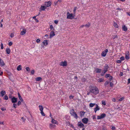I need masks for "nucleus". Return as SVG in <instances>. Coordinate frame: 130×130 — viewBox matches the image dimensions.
<instances>
[{
	"label": "nucleus",
	"instance_id": "f257e3e1",
	"mask_svg": "<svg viewBox=\"0 0 130 130\" xmlns=\"http://www.w3.org/2000/svg\"><path fill=\"white\" fill-rule=\"evenodd\" d=\"M89 91L91 93L94 94H96L99 93V90L96 86H90L89 87Z\"/></svg>",
	"mask_w": 130,
	"mask_h": 130
},
{
	"label": "nucleus",
	"instance_id": "f03ea898",
	"mask_svg": "<svg viewBox=\"0 0 130 130\" xmlns=\"http://www.w3.org/2000/svg\"><path fill=\"white\" fill-rule=\"evenodd\" d=\"M109 67L107 64H106L104 67L103 70L101 75V76H103L108 70V69Z\"/></svg>",
	"mask_w": 130,
	"mask_h": 130
},
{
	"label": "nucleus",
	"instance_id": "7ed1b4c3",
	"mask_svg": "<svg viewBox=\"0 0 130 130\" xmlns=\"http://www.w3.org/2000/svg\"><path fill=\"white\" fill-rule=\"evenodd\" d=\"M70 113L75 118L77 119L78 118L77 114L76 113L73 109H72L71 110Z\"/></svg>",
	"mask_w": 130,
	"mask_h": 130
},
{
	"label": "nucleus",
	"instance_id": "20e7f679",
	"mask_svg": "<svg viewBox=\"0 0 130 130\" xmlns=\"http://www.w3.org/2000/svg\"><path fill=\"white\" fill-rule=\"evenodd\" d=\"M67 18L70 19H72L74 18L73 16V14L72 13H70L69 12H68L67 14Z\"/></svg>",
	"mask_w": 130,
	"mask_h": 130
},
{
	"label": "nucleus",
	"instance_id": "39448f33",
	"mask_svg": "<svg viewBox=\"0 0 130 130\" xmlns=\"http://www.w3.org/2000/svg\"><path fill=\"white\" fill-rule=\"evenodd\" d=\"M60 66L63 67L66 66L67 65V62L66 61H62L60 63Z\"/></svg>",
	"mask_w": 130,
	"mask_h": 130
},
{
	"label": "nucleus",
	"instance_id": "423d86ee",
	"mask_svg": "<svg viewBox=\"0 0 130 130\" xmlns=\"http://www.w3.org/2000/svg\"><path fill=\"white\" fill-rule=\"evenodd\" d=\"M106 116L105 114L103 113L100 116H97V119H99L102 118H103L105 117Z\"/></svg>",
	"mask_w": 130,
	"mask_h": 130
},
{
	"label": "nucleus",
	"instance_id": "0eeeda50",
	"mask_svg": "<svg viewBox=\"0 0 130 130\" xmlns=\"http://www.w3.org/2000/svg\"><path fill=\"white\" fill-rule=\"evenodd\" d=\"M108 52V50L107 49H106L102 52L101 53V56L104 57L105 56Z\"/></svg>",
	"mask_w": 130,
	"mask_h": 130
},
{
	"label": "nucleus",
	"instance_id": "6e6552de",
	"mask_svg": "<svg viewBox=\"0 0 130 130\" xmlns=\"http://www.w3.org/2000/svg\"><path fill=\"white\" fill-rule=\"evenodd\" d=\"M44 5L47 8V7H48L50 6L51 5V3L50 1H49L45 2L44 3Z\"/></svg>",
	"mask_w": 130,
	"mask_h": 130
},
{
	"label": "nucleus",
	"instance_id": "1a4fd4ad",
	"mask_svg": "<svg viewBox=\"0 0 130 130\" xmlns=\"http://www.w3.org/2000/svg\"><path fill=\"white\" fill-rule=\"evenodd\" d=\"M55 35V34L54 32L53 31H52L50 32L49 37L50 38H51Z\"/></svg>",
	"mask_w": 130,
	"mask_h": 130
},
{
	"label": "nucleus",
	"instance_id": "9d476101",
	"mask_svg": "<svg viewBox=\"0 0 130 130\" xmlns=\"http://www.w3.org/2000/svg\"><path fill=\"white\" fill-rule=\"evenodd\" d=\"M26 30L25 29H23L21 31L20 33V35H24L26 32Z\"/></svg>",
	"mask_w": 130,
	"mask_h": 130
},
{
	"label": "nucleus",
	"instance_id": "9b49d317",
	"mask_svg": "<svg viewBox=\"0 0 130 130\" xmlns=\"http://www.w3.org/2000/svg\"><path fill=\"white\" fill-rule=\"evenodd\" d=\"M96 107L94 108V111L95 113H96V111L98 110H99L100 109V108L98 105L96 104Z\"/></svg>",
	"mask_w": 130,
	"mask_h": 130
},
{
	"label": "nucleus",
	"instance_id": "f8f14e48",
	"mask_svg": "<svg viewBox=\"0 0 130 130\" xmlns=\"http://www.w3.org/2000/svg\"><path fill=\"white\" fill-rule=\"evenodd\" d=\"M11 101L12 103H15L17 101V98L14 97H13L11 98Z\"/></svg>",
	"mask_w": 130,
	"mask_h": 130
},
{
	"label": "nucleus",
	"instance_id": "ddd939ff",
	"mask_svg": "<svg viewBox=\"0 0 130 130\" xmlns=\"http://www.w3.org/2000/svg\"><path fill=\"white\" fill-rule=\"evenodd\" d=\"M82 122L84 123L87 124L88 121V119L87 118H84L82 119Z\"/></svg>",
	"mask_w": 130,
	"mask_h": 130
},
{
	"label": "nucleus",
	"instance_id": "4468645a",
	"mask_svg": "<svg viewBox=\"0 0 130 130\" xmlns=\"http://www.w3.org/2000/svg\"><path fill=\"white\" fill-rule=\"evenodd\" d=\"M122 29L123 31H126L127 29V28L126 26L125 25H123L122 27Z\"/></svg>",
	"mask_w": 130,
	"mask_h": 130
},
{
	"label": "nucleus",
	"instance_id": "2eb2a0df",
	"mask_svg": "<svg viewBox=\"0 0 130 130\" xmlns=\"http://www.w3.org/2000/svg\"><path fill=\"white\" fill-rule=\"evenodd\" d=\"M43 43L44 45L46 46L48 44V42L47 40H44L43 42Z\"/></svg>",
	"mask_w": 130,
	"mask_h": 130
},
{
	"label": "nucleus",
	"instance_id": "dca6fc26",
	"mask_svg": "<svg viewBox=\"0 0 130 130\" xmlns=\"http://www.w3.org/2000/svg\"><path fill=\"white\" fill-rule=\"evenodd\" d=\"M5 64V63H4L3 61L0 58V66H3Z\"/></svg>",
	"mask_w": 130,
	"mask_h": 130
},
{
	"label": "nucleus",
	"instance_id": "f3484780",
	"mask_svg": "<svg viewBox=\"0 0 130 130\" xmlns=\"http://www.w3.org/2000/svg\"><path fill=\"white\" fill-rule=\"evenodd\" d=\"M51 122L53 124H58V122L54 119H52Z\"/></svg>",
	"mask_w": 130,
	"mask_h": 130
},
{
	"label": "nucleus",
	"instance_id": "a211bd4d",
	"mask_svg": "<svg viewBox=\"0 0 130 130\" xmlns=\"http://www.w3.org/2000/svg\"><path fill=\"white\" fill-rule=\"evenodd\" d=\"M95 71L96 73H100L101 71L102 70L97 68L96 69Z\"/></svg>",
	"mask_w": 130,
	"mask_h": 130
},
{
	"label": "nucleus",
	"instance_id": "6ab92c4d",
	"mask_svg": "<svg viewBox=\"0 0 130 130\" xmlns=\"http://www.w3.org/2000/svg\"><path fill=\"white\" fill-rule=\"evenodd\" d=\"M78 125L80 127H83L84 126L83 124L82 123H78Z\"/></svg>",
	"mask_w": 130,
	"mask_h": 130
},
{
	"label": "nucleus",
	"instance_id": "aec40b11",
	"mask_svg": "<svg viewBox=\"0 0 130 130\" xmlns=\"http://www.w3.org/2000/svg\"><path fill=\"white\" fill-rule=\"evenodd\" d=\"M6 51L8 54H9L10 52V49L9 48H7L6 49Z\"/></svg>",
	"mask_w": 130,
	"mask_h": 130
},
{
	"label": "nucleus",
	"instance_id": "412c9836",
	"mask_svg": "<svg viewBox=\"0 0 130 130\" xmlns=\"http://www.w3.org/2000/svg\"><path fill=\"white\" fill-rule=\"evenodd\" d=\"M18 94L20 100H21V102H22L23 101V99H22V97L20 95V93H18Z\"/></svg>",
	"mask_w": 130,
	"mask_h": 130
},
{
	"label": "nucleus",
	"instance_id": "4be33fe9",
	"mask_svg": "<svg viewBox=\"0 0 130 130\" xmlns=\"http://www.w3.org/2000/svg\"><path fill=\"white\" fill-rule=\"evenodd\" d=\"M46 8L45 6H41L40 8L42 10H44Z\"/></svg>",
	"mask_w": 130,
	"mask_h": 130
},
{
	"label": "nucleus",
	"instance_id": "5701e85b",
	"mask_svg": "<svg viewBox=\"0 0 130 130\" xmlns=\"http://www.w3.org/2000/svg\"><path fill=\"white\" fill-rule=\"evenodd\" d=\"M39 110H40V111H43V108L42 106L40 105L39 106Z\"/></svg>",
	"mask_w": 130,
	"mask_h": 130
},
{
	"label": "nucleus",
	"instance_id": "b1692460",
	"mask_svg": "<svg viewBox=\"0 0 130 130\" xmlns=\"http://www.w3.org/2000/svg\"><path fill=\"white\" fill-rule=\"evenodd\" d=\"M1 93L2 95V96H3L5 94L6 92L5 91L3 90L1 92Z\"/></svg>",
	"mask_w": 130,
	"mask_h": 130
},
{
	"label": "nucleus",
	"instance_id": "393cba45",
	"mask_svg": "<svg viewBox=\"0 0 130 130\" xmlns=\"http://www.w3.org/2000/svg\"><path fill=\"white\" fill-rule=\"evenodd\" d=\"M17 69L19 71L21 70H22L21 66V65H19L17 67Z\"/></svg>",
	"mask_w": 130,
	"mask_h": 130
},
{
	"label": "nucleus",
	"instance_id": "a878e982",
	"mask_svg": "<svg viewBox=\"0 0 130 130\" xmlns=\"http://www.w3.org/2000/svg\"><path fill=\"white\" fill-rule=\"evenodd\" d=\"M55 126V125H53L52 124H50V129H52V128H54Z\"/></svg>",
	"mask_w": 130,
	"mask_h": 130
},
{
	"label": "nucleus",
	"instance_id": "bb28decb",
	"mask_svg": "<svg viewBox=\"0 0 130 130\" xmlns=\"http://www.w3.org/2000/svg\"><path fill=\"white\" fill-rule=\"evenodd\" d=\"M42 80V78L41 77H39L36 78V80L37 81H38Z\"/></svg>",
	"mask_w": 130,
	"mask_h": 130
},
{
	"label": "nucleus",
	"instance_id": "cd10ccee",
	"mask_svg": "<svg viewBox=\"0 0 130 130\" xmlns=\"http://www.w3.org/2000/svg\"><path fill=\"white\" fill-rule=\"evenodd\" d=\"M90 23L88 22L87 24H86V25H85V26L87 28H88V27H89L90 26Z\"/></svg>",
	"mask_w": 130,
	"mask_h": 130
},
{
	"label": "nucleus",
	"instance_id": "c85d7f7f",
	"mask_svg": "<svg viewBox=\"0 0 130 130\" xmlns=\"http://www.w3.org/2000/svg\"><path fill=\"white\" fill-rule=\"evenodd\" d=\"M98 82L99 83L102 82L104 81V79L102 78H100L98 80Z\"/></svg>",
	"mask_w": 130,
	"mask_h": 130
},
{
	"label": "nucleus",
	"instance_id": "c756f323",
	"mask_svg": "<svg viewBox=\"0 0 130 130\" xmlns=\"http://www.w3.org/2000/svg\"><path fill=\"white\" fill-rule=\"evenodd\" d=\"M113 26L116 28H118V27L117 24L116 23L114 22L113 24Z\"/></svg>",
	"mask_w": 130,
	"mask_h": 130
},
{
	"label": "nucleus",
	"instance_id": "7c9ffc66",
	"mask_svg": "<svg viewBox=\"0 0 130 130\" xmlns=\"http://www.w3.org/2000/svg\"><path fill=\"white\" fill-rule=\"evenodd\" d=\"M96 104L95 103H90L89 104V106L90 107H92Z\"/></svg>",
	"mask_w": 130,
	"mask_h": 130
},
{
	"label": "nucleus",
	"instance_id": "2f4dec72",
	"mask_svg": "<svg viewBox=\"0 0 130 130\" xmlns=\"http://www.w3.org/2000/svg\"><path fill=\"white\" fill-rule=\"evenodd\" d=\"M50 28L51 29V30H54V28L53 26L52 25H51L50 26Z\"/></svg>",
	"mask_w": 130,
	"mask_h": 130
},
{
	"label": "nucleus",
	"instance_id": "473e14b6",
	"mask_svg": "<svg viewBox=\"0 0 130 130\" xmlns=\"http://www.w3.org/2000/svg\"><path fill=\"white\" fill-rule=\"evenodd\" d=\"M125 58L126 59L128 60L129 59V55H126L125 56Z\"/></svg>",
	"mask_w": 130,
	"mask_h": 130
},
{
	"label": "nucleus",
	"instance_id": "72a5a7b5",
	"mask_svg": "<svg viewBox=\"0 0 130 130\" xmlns=\"http://www.w3.org/2000/svg\"><path fill=\"white\" fill-rule=\"evenodd\" d=\"M102 105H106V102L105 101L103 100L102 101Z\"/></svg>",
	"mask_w": 130,
	"mask_h": 130
},
{
	"label": "nucleus",
	"instance_id": "f704fd0d",
	"mask_svg": "<svg viewBox=\"0 0 130 130\" xmlns=\"http://www.w3.org/2000/svg\"><path fill=\"white\" fill-rule=\"evenodd\" d=\"M80 116H82L83 115H84L85 113L83 111H80Z\"/></svg>",
	"mask_w": 130,
	"mask_h": 130
},
{
	"label": "nucleus",
	"instance_id": "c9c22d12",
	"mask_svg": "<svg viewBox=\"0 0 130 130\" xmlns=\"http://www.w3.org/2000/svg\"><path fill=\"white\" fill-rule=\"evenodd\" d=\"M110 76V75L109 74H106L105 75V77L107 78L108 77H109Z\"/></svg>",
	"mask_w": 130,
	"mask_h": 130
},
{
	"label": "nucleus",
	"instance_id": "e433bc0d",
	"mask_svg": "<svg viewBox=\"0 0 130 130\" xmlns=\"http://www.w3.org/2000/svg\"><path fill=\"white\" fill-rule=\"evenodd\" d=\"M109 83V82L108 81H107L105 82L104 85L105 86H106Z\"/></svg>",
	"mask_w": 130,
	"mask_h": 130
},
{
	"label": "nucleus",
	"instance_id": "4c0bfd02",
	"mask_svg": "<svg viewBox=\"0 0 130 130\" xmlns=\"http://www.w3.org/2000/svg\"><path fill=\"white\" fill-rule=\"evenodd\" d=\"M40 113L41 114V115L42 116H45V114L43 112V111H41Z\"/></svg>",
	"mask_w": 130,
	"mask_h": 130
},
{
	"label": "nucleus",
	"instance_id": "58836bf2",
	"mask_svg": "<svg viewBox=\"0 0 130 130\" xmlns=\"http://www.w3.org/2000/svg\"><path fill=\"white\" fill-rule=\"evenodd\" d=\"M4 99L5 100H7L8 99V98L7 95H5L4 97Z\"/></svg>",
	"mask_w": 130,
	"mask_h": 130
},
{
	"label": "nucleus",
	"instance_id": "ea45409f",
	"mask_svg": "<svg viewBox=\"0 0 130 130\" xmlns=\"http://www.w3.org/2000/svg\"><path fill=\"white\" fill-rule=\"evenodd\" d=\"M124 97H122L119 99V101H121L124 100Z\"/></svg>",
	"mask_w": 130,
	"mask_h": 130
},
{
	"label": "nucleus",
	"instance_id": "a19ab883",
	"mask_svg": "<svg viewBox=\"0 0 130 130\" xmlns=\"http://www.w3.org/2000/svg\"><path fill=\"white\" fill-rule=\"evenodd\" d=\"M112 38L113 39H115V38H118V36L117 35H113L112 36Z\"/></svg>",
	"mask_w": 130,
	"mask_h": 130
},
{
	"label": "nucleus",
	"instance_id": "79ce46f5",
	"mask_svg": "<svg viewBox=\"0 0 130 130\" xmlns=\"http://www.w3.org/2000/svg\"><path fill=\"white\" fill-rule=\"evenodd\" d=\"M120 59L121 60H123L124 59V58L123 56H122L120 58Z\"/></svg>",
	"mask_w": 130,
	"mask_h": 130
},
{
	"label": "nucleus",
	"instance_id": "37998d69",
	"mask_svg": "<svg viewBox=\"0 0 130 130\" xmlns=\"http://www.w3.org/2000/svg\"><path fill=\"white\" fill-rule=\"evenodd\" d=\"M74 97V96L71 95H70L69 97V98L70 99H73Z\"/></svg>",
	"mask_w": 130,
	"mask_h": 130
},
{
	"label": "nucleus",
	"instance_id": "c03bdc74",
	"mask_svg": "<svg viewBox=\"0 0 130 130\" xmlns=\"http://www.w3.org/2000/svg\"><path fill=\"white\" fill-rule=\"evenodd\" d=\"M112 100L114 102H115L116 101V99L115 98H112Z\"/></svg>",
	"mask_w": 130,
	"mask_h": 130
},
{
	"label": "nucleus",
	"instance_id": "a18cd8bd",
	"mask_svg": "<svg viewBox=\"0 0 130 130\" xmlns=\"http://www.w3.org/2000/svg\"><path fill=\"white\" fill-rule=\"evenodd\" d=\"M12 42H9L8 43V45H9L10 46H11L12 45Z\"/></svg>",
	"mask_w": 130,
	"mask_h": 130
},
{
	"label": "nucleus",
	"instance_id": "49530a36",
	"mask_svg": "<svg viewBox=\"0 0 130 130\" xmlns=\"http://www.w3.org/2000/svg\"><path fill=\"white\" fill-rule=\"evenodd\" d=\"M117 62L118 63H120L121 62V61L120 60H118L117 61Z\"/></svg>",
	"mask_w": 130,
	"mask_h": 130
},
{
	"label": "nucleus",
	"instance_id": "de8ad7c7",
	"mask_svg": "<svg viewBox=\"0 0 130 130\" xmlns=\"http://www.w3.org/2000/svg\"><path fill=\"white\" fill-rule=\"evenodd\" d=\"M4 47H3V45L2 43H1V49H2Z\"/></svg>",
	"mask_w": 130,
	"mask_h": 130
},
{
	"label": "nucleus",
	"instance_id": "09e8293b",
	"mask_svg": "<svg viewBox=\"0 0 130 130\" xmlns=\"http://www.w3.org/2000/svg\"><path fill=\"white\" fill-rule=\"evenodd\" d=\"M40 40L39 39H37L36 40V42H37V43H38L40 42Z\"/></svg>",
	"mask_w": 130,
	"mask_h": 130
},
{
	"label": "nucleus",
	"instance_id": "8fccbe9b",
	"mask_svg": "<svg viewBox=\"0 0 130 130\" xmlns=\"http://www.w3.org/2000/svg\"><path fill=\"white\" fill-rule=\"evenodd\" d=\"M35 72V71L34 70H32L31 71V73L32 74H34Z\"/></svg>",
	"mask_w": 130,
	"mask_h": 130
},
{
	"label": "nucleus",
	"instance_id": "3c124183",
	"mask_svg": "<svg viewBox=\"0 0 130 130\" xmlns=\"http://www.w3.org/2000/svg\"><path fill=\"white\" fill-rule=\"evenodd\" d=\"M26 69L27 71H29L30 70V69L28 67H26Z\"/></svg>",
	"mask_w": 130,
	"mask_h": 130
},
{
	"label": "nucleus",
	"instance_id": "603ef678",
	"mask_svg": "<svg viewBox=\"0 0 130 130\" xmlns=\"http://www.w3.org/2000/svg\"><path fill=\"white\" fill-rule=\"evenodd\" d=\"M45 39H47L48 37V35L47 34L45 35Z\"/></svg>",
	"mask_w": 130,
	"mask_h": 130
},
{
	"label": "nucleus",
	"instance_id": "864d4df0",
	"mask_svg": "<svg viewBox=\"0 0 130 130\" xmlns=\"http://www.w3.org/2000/svg\"><path fill=\"white\" fill-rule=\"evenodd\" d=\"M21 102L20 101H19L18 103V105L19 106L21 104Z\"/></svg>",
	"mask_w": 130,
	"mask_h": 130
},
{
	"label": "nucleus",
	"instance_id": "5fc2aeb1",
	"mask_svg": "<svg viewBox=\"0 0 130 130\" xmlns=\"http://www.w3.org/2000/svg\"><path fill=\"white\" fill-rule=\"evenodd\" d=\"M58 2L57 1H55L54 3V5L55 6L57 4Z\"/></svg>",
	"mask_w": 130,
	"mask_h": 130
},
{
	"label": "nucleus",
	"instance_id": "6e6d98bb",
	"mask_svg": "<svg viewBox=\"0 0 130 130\" xmlns=\"http://www.w3.org/2000/svg\"><path fill=\"white\" fill-rule=\"evenodd\" d=\"M110 85L111 87H112L113 85V84L112 83L110 82Z\"/></svg>",
	"mask_w": 130,
	"mask_h": 130
},
{
	"label": "nucleus",
	"instance_id": "4d7b16f0",
	"mask_svg": "<svg viewBox=\"0 0 130 130\" xmlns=\"http://www.w3.org/2000/svg\"><path fill=\"white\" fill-rule=\"evenodd\" d=\"M54 22L55 24H57L58 23V21L57 20H55L54 21Z\"/></svg>",
	"mask_w": 130,
	"mask_h": 130
},
{
	"label": "nucleus",
	"instance_id": "13d9d810",
	"mask_svg": "<svg viewBox=\"0 0 130 130\" xmlns=\"http://www.w3.org/2000/svg\"><path fill=\"white\" fill-rule=\"evenodd\" d=\"M22 119L23 121L24 122L25 120V119L23 117H22L21 118Z\"/></svg>",
	"mask_w": 130,
	"mask_h": 130
},
{
	"label": "nucleus",
	"instance_id": "bf43d9fd",
	"mask_svg": "<svg viewBox=\"0 0 130 130\" xmlns=\"http://www.w3.org/2000/svg\"><path fill=\"white\" fill-rule=\"evenodd\" d=\"M109 77V79L110 81H111L112 79V76H110Z\"/></svg>",
	"mask_w": 130,
	"mask_h": 130
},
{
	"label": "nucleus",
	"instance_id": "052dcab7",
	"mask_svg": "<svg viewBox=\"0 0 130 130\" xmlns=\"http://www.w3.org/2000/svg\"><path fill=\"white\" fill-rule=\"evenodd\" d=\"M17 105L16 104H13V107H14L15 108H16Z\"/></svg>",
	"mask_w": 130,
	"mask_h": 130
},
{
	"label": "nucleus",
	"instance_id": "680f3d73",
	"mask_svg": "<svg viewBox=\"0 0 130 130\" xmlns=\"http://www.w3.org/2000/svg\"><path fill=\"white\" fill-rule=\"evenodd\" d=\"M14 36V34H13V33H11L10 35V37H11V38H12Z\"/></svg>",
	"mask_w": 130,
	"mask_h": 130
},
{
	"label": "nucleus",
	"instance_id": "e2e57ef3",
	"mask_svg": "<svg viewBox=\"0 0 130 130\" xmlns=\"http://www.w3.org/2000/svg\"><path fill=\"white\" fill-rule=\"evenodd\" d=\"M112 130H115V126H112L111 128Z\"/></svg>",
	"mask_w": 130,
	"mask_h": 130
},
{
	"label": "nucleus",
	"instance_id": "0e129e2a",
	"mask_svg": "<svg viewBox=\"0 0 130 130\" xmlns=\"http://www.w3.org/2000/svg\"><path fill=\"white\" fill-rule=\"evenodd\" d=\"M130 83V78H129L128 79V83L129 84Z\"/></svg>",
	"mask_w": 130,
	"mask_h": 130
},
{
	"label": "nucleus",
	"instance_id": "69168bd1",
	"mask_svg": "<svg viewBox=\"0 0 130 130\" xmlns=\"http://www.w3.org/2000/svg\"><path fill=\"white\" fill-rule=\"evenodd\" d=\"M76 10V8L75 7L74 8V10H73V11L75 13V12Z\"/></svg>",
	"mask_w": 130,
	"mask_h": 130
},
{
	"label": "nucleus",
	"instance_id": "338daca9",
	"mask_svg": "<svg viewBox=\"0 0 130 130\" xmlns=\"http://www.w3.org/2000/svg\"><path fill=\"white\" fill-rule=\"evenodd\" d=\"M7 14H9V15H10L11 14V13L9 12L8 11H7Z\"/></svg>",
	"mask_w": 130,
	"mask_h": 130
},
{
	"label": "nucleus",
	"instance_id": "774afa93",
	"mask_svg": "<svg viewBox=\"0 0 130 130\" xmlns=\"http://www.w3.org/2000/svg\"><path fill=\"white\" fill-rule=\"evenodd\" d=\"M128 15L130 16V12H127L126 13Z\"/></svg>",
	"mask_w": 130,
	"mask_h": 130
}]
</instances>
